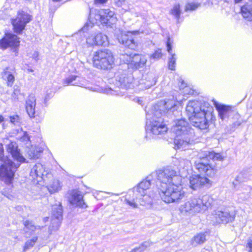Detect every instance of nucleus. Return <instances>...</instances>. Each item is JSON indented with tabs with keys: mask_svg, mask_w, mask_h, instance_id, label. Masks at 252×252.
Returning a JSON list of instances; mask_svg holds the SVG:
<instances>
[{
	"mask_svg": "<svg viewBox=\"0 0 252 252\" xmlns=\"http://www.w3.org/2000/svg\"><path fill=\"white\" fill-rule=\"evenodd\" d=\"M152 176L158 180V194L164 202H178L185 197V193L181 186V177L172 167L157 170Z\"/></svg>",
	"mask_w": 252,
	"mask_h": 252,
	"instance_id": "1",
	"label": "nucleus"
},
{
	"mask_svg": "<svg viewBox=\"0 0 252 252\" xmlns=\"http://www.w3.org/2000/svg\"><path fill=\"white\" fill-rule=\"evenodd\" d=\"M177 109V105L172 100L160 101L158 102L150 112L147 114V119L150 120L146 124V131L154 135H159L165 134L167 131V127L163 124L161 117L166 113H173Z\"/></svg>",
	"mask_w": 252,
	"mask_h": 252,
	"instance_id": "2",
	"label": "nucleus"
},
{
	"mask_svg": "<svg viewBox=\"0 0 252 252\" xmlns=\"http://www.w3.org/2000/svg\"><path fill=\"white\" fill-rule=\"evenodd\" d=\"M7 151L17 163H14L3 155L2 145L0 144V179L6 184L12 183L17 169L26 159L20 154L15 143L11 142L7 145Z\"/></svg>",
	"mask_w": 252,
	"mask_h": 252,
	"instance_id": "3",
	"label": "nucleus"
},
{
	"mask_svg": "<svg viewBox=\"0 0 252 252\" xmlns=\"http://www.w3.org/2000/svg\"><path fill=\"white\" fill-rule=\"evenodd\" d=\"M212 110V107L208 102L198 100L190 101L186 107L190 122L194 126L200 129L208 127Z\"/></svg>",
	"mask_w": 252,
	"mask_h": 252,
	"instance_id": "4",
	"label": "nucleus"
},
{
	"mask_svg": "<svg viewBox=\"0 0 252 252\" xmlns=\"http://www.w3.org/2000/svg\"><path fill=\"white\" fill-rule=\"evenodd\" d=\"M200 161L195 162L197 170L201 173H206L207 175H211L214 169L211 165L210 159L213 161H222L224 158L219 153L214 152L201 151L198 154Z\"/></svg>",
	"mask_w": 252,
	"mask_h": 252,
	"instance_id": "5",
	"label": "nucleus"
},
{
	"mask_svg": "<svg viewBox=\"0 0 252 252\" xmlns=\"http://www.w3.org/2000/svg\"><path fill=\"white\" fill-rule=\"evenodd\" d=\"M114 57L112 52L108 49L100 50L94 53L93 65L96 68L110 70L114 65Z\"/></svg>",
	"mask_w": 252,
	"mask_h": 252,
	"instance_id": "6",
	"label": "nucleus"
},
{
	"mask_svg": "<svg viewBox=\"0 0 252 252\" xmlns=\"http://www.w3.org/2000/svg\"><path fill=\"white\" fill-rule=\"evenodd\" d=\"M212 221L214 224L227 223L232 222L235 218V213L234 211H229L225 209L215 210L211 215Z\"/></svg>",
	"mask_w": 252,
	"mask_h": 252,
	"instance_id": "7",
	"label": "nucleus"
},
{
	"mask_svg": "<svg viewBox=\"0 0 252 252\" xmlns=\"http://www.w3.org/2000/svg\"><path fill=\"white\" fill-rule=\"evenodd\" d=\"M128 68L137 69L143 67L147 63V59L145 55L135 54L133 55H123L121 57Z\"/></svg>",
	"mask_w": 252,
	"mask_h": 252,
	"instance_id": "8",
	"label": "nucleus"
},
{
	"mask_svg": "<svg viewBox=\"0 0 252 252\" xmlns=\"http://www.w3.org/2000/svg\"><path fill=\"white\" fill-rule=\"evenodd\" d=\"M31 20L32 16L28 13L19 11L16 17L12 19L11 21L14 32L20 34Z\"/></svg>",
	"mask_w": 252,
	"mask_h": 252,
	"instance_id": "9",
	"label": "nucleus"
},
{
	"mask_svg": "<svg viewBox=\"0 0 252 252\" xmlns=\"http://www.w3.org/2000/svg\"><path fill=\"white\" fill-rule=\"evenodd\" d=\"M19 44L18 36L10 33H5L4 37L0 39V49L5 50L9 47L16 54L18 53Z\"/></svg>",
	"mask_w": 252,
	"mask_h": 252,
	"instance_id": "10",
	"label": "nucleus"
},
{
	"mask_svg": "<svg viewBox=\"0 0 252 252\" xmlns=\"http://www.w3.org/2000/svg\"><path fill=\"white\" fill-rule=\"evenodd\" d=\"M172 130L176 136H189V135L195 136L194 130L185 119L176 120Z\"/></svg>",
	"mask_w": 252,
	"mask_h": 252,
	"instance_id": "11",
	"label": "nucleus"
},
{
	"mask_svg": "<svg viewBox=\"0 0 252 252\" xmlns=\"http://www.w3.org/2000/svg\"><path fill=\"white\" fill-rule=\"evenodd\" d=\"M179 210L182 214L189 215H194L196 213H201L197 198H190L180 206Z\"/></svg>",
	"mask_w": 252,
	"mask_h": 252,
	"instance_id": "12",
	"label": "nucleus"
},
{
	"mask_svg": "<svg viewBox=\"0 0 252 252\" xmlns=\"http://www.w3.org/2000/svg\"><path fill=\"white\" fill-rule=\"evenodd\" d=\"M63 208L61 204H56L52 207V216L51 225L50 229L51 230H57L61 223L63 219Z\"/></svg>",
	"mask_w": 252,
	"mask_h": 252,
	"instance_id": "13",
	"label": "nucleus"
},
{
	"mask_svg": "<svg viewBox=\"0 0 252 252\" xmlns=\"http://www.w3.org/2000/svg\"><path fill=\"white\" fill-rule=\"evenodd\" d=\"M48 175H49L48 171L46 170L45 167L39 163L34 165L30 173V176L33 180H36L37 183L45 180Z\"/></svg>",
	"mask_w": 252,
	"mask_h": 252,
	"instance_id": "14",
	"label": "nucleus"
},
{
	"mask_svg": "<svg viewBox=\"0 0 252 252\" xmlns=\"http://www.w3.org/2000/svg\"><path fill=\"white\" fill-rule=\"evenodd\" d=\"M194 136L183 135L176 136L174 139V144L176 148L185 150L188 149L194 143Z\"/></svg>",
	"mask_w": 252,
	"mask_h": 252,
	"instance_id": "15",
	"label": "nucleus"
},
{
	"mask_svg": "<svg viewBox=\"0 0 252 252\" xmlns=\"http://www.w3.org/2000/svg\"><path fill=\"white\" fill-rule=\"evenodd\" d=\"M86 42L90 46L101 45L104 46L108 45L109 43L107 36L101 32L90 36L87 38Z\"/></svg>",
	"mask_w": 252,
	"mask_h": 252,
	"instance_id": "16",
	"label": "nucleus"
},
{
	"mask_svg": "<svg viewBox=\"0 0 252 252\" xmlns=\"http://www.w3.org/2000/svg\"><path fill=\"white\" fill-rule=\"evenodd\" d=\"M211 185V182L209 179L205 177H202L198 175H193L189 179V186L194 190H196L204 186H210Z\"/></svg>",
	"mask_w": 252,
	"mask_h": 252,
	"instance_id": "17",
	"label": "nucleus"
},
{
	"mask_svg": "<svg viewBox=\"0 0 252 252\" xmlns=\"http://www.w3.org/2000/svg\"><path fill=\"white\" fill-rule=\"evenodd\" d=\"M68 200L72 205L75 207L82 208H85L87 207L83 199V196L81 192L77 190H73L71 191Z\"/></svg>",
	"mask_w": 252,
	"mask_h": 252,
	"instance_id": "18",
	"label": "nucleus"
},
{
	"mask_svg": "<svg viewBox=\"0 0 252 252\" xmlns=\"http://www.w3.org/2000/svg\"><path fill=\"white\" fill-rule=\"evenodd\" d=\"M99 17L102 23L109 26L114 24L116 22V17L114 12L110 9H103L99 11Z\"/></svg>",
	"mask_w": 252,
	"mask_h": 252,
	"instance_id": "19",
	"label": "nucleus"
},
{
	"mask_svg": "<svg viewBox=\"0 0 252 252\" xmlns=\"http://www.w3.org/2000/svg\"><path fill=\"white\" fill-rule=\"evenodd\" d=\"M154 177L152 176V174L148 176L146 179L141 182H140L138 187L135 189L136 193L142 194L143 193H147V190L148 189L152 184L151 182L153 180Z\"/></svg>",
	"mask_w": 252,
	"mask_h": 252,
	"instance_id": "20",
	"label": "nucleus"
},
{
	"mask_svg": "<svg viewBox=\"0 0 252 252\" xmlns=\"http://www.w3.org/2000/svg\"><path fill=\"white\" fill-rule=\"evenodd\" d=\"M36 99L34 94H30L26 101V109L30 118L35 117Z\"/></svg>",
	"mask_w": 252,
	"mask_h": 252,
	"instance_id": "21",
	"label": "nucleus"
},
{
	"mask_svg": "<svg viewBox=\"0 0 252 252\" xmlns=\"http://www.w3.org/2000/svg\"><path fill=\"white\" fill-rule=\"evenodd\" d=\"M137 195V201L139 205L144 206H150L153 202V199L154 198L156 193L152 194H147V193L140 194L136 193Z\"/></svg>",
	"mask_w": 252,
	"mask_h": 252,
	"instance_id": "22",
	"label": "nucleus"
},
{
	"mask_svg": "<svg viewBox=\"0 0 252 252\" xmlns=\"http://www.w3.org/2000/svg\"><path fill=\"white\" fill-rule=\"evenodd\" d=\"M200 207L201 212H203L210 207L213 202V198L209 195H203L201 198H197Z\"/></svg>",
	"mask_w": 252,
	"mask_h": 252,
	"instance_id": "23",
	"label": "nucleus"
},
{
	"mask_svg": "<svg viewBox=\"0 0 252 252\" xmlns=\"http://www.w3.org/2000/svg\"><path fill=\"white\" fill-rule=\"evenodd\" d=\"M24 227L23 231L26 237L30 236L32 233L36 229H40L41 227L38 225H35L32 220H26L23 222Z\"/></svg>",
	"mask_w": 252,
	"mask_h": 252,
	"instance_id": "24",
	"label": "nucleus"
},
{
	"mask_svg": "<svg viewBox=\"0 0 252 252\" xmlns=\"http://www.w3.org/2000/svg\"><path fill=\"white\" fill-rule=\"evenodd\" d=\"M116 80L118 81L120 86L126 89L130 88L133 81V78L131 76H126L123 74L121 76H117Z\"/></svg>",
	"mask_w": 252,
	"mask_h": 252,
	"instance_id": "25",
	"label": "nucleus"
},
{
	"mask_svg": "<svg viewBox=\"0 0 252 252\" xmlns=\"http://www.w3.org/2000/svg\"><path fill=\"white\" fill-rule=\"evenodd\" d=\"M166 46L167 51L169 53V54L171 55V57L169 58L168 67L170 70H175V68L177 58L176 54H173L172 53V46L170 42L169 37L168 38L166 43Z\"/></svg>",
	"mask_w": 252,
	"mask_h": 252,
	"instance_id": "26",
	"label": "nucleus"
},
{
	"mask_svg": "<svg viewBox=\"0 0 252 252\" xmlns=\"http://www.w3.org/2000/svg\"><path fill=\"white\" fill-rule=\"evenodd\" d=\"M139 33V31H134L132 32H121L120 34L118 35V40L119 42L124 45L125 42L129 39L132 35L137 34Z\"/></svg>",
	"mask_w": 252,
	"mask_h": 252,
	"instance_id": "27",
	"label": "nucleus"
},
{
	"mask_svg": "<svg viewBox=\"0 0 252 252\" xmlns=\"http://www.w3.org/2000/svg\"><path fill=\"white\" fill-rule=\"evenodd\" d=\"M241 14L244 18L252 21V5L246 4L241 7Z\"/></svg>",
	"mask_w": 252,
	"mask_h": 252,
	"instance_id": "28",
	"label": "nucleus"
},
{
	"mask_svg": "<svg viewBox=\"0 0 252 252\" xmlns=\"http://www.w3.org/2000/svg\"><path fill=\"white\" fill-rule=\"evenodd\" d=\"M219 112V116L221 120H224L225 118L229 116V114L231 111L228 106L225 105H220L217 107Z\"/></svg>",
	"mask_w": 252,
	"mask_h": 252,
	"instance_id": "29",
	"label": "nucleus"
},
{
	"mask_svg": "<svg viewBox=\"0 0 252 252\" xmlns=\"http://www.w3.org/2000/svg\"><path fill=\"white\" fill-rule=\"evenodd\" d=\"M2 75L3 79H6L7 85L11 86L14 82L15 78L11 72L8 71V67H6L4 69Z\"/></svg>",
	"mask_w": 252,
	"mask_h": 252,
	"instance_id": "30",
	"label": "nucleus"
},
{
	"mask_svg": "<svg viewBox=\"0 0 252 252\" xmlns=\"http://www.w3.org/2000/svg\"><path fill=\"white\" fill-rule=\"evenodd\" d=\"M42 150L38 148H33L28 149L27 151L28 157L30 159L38 158Z\"/></svg>",
	"mask_w": 252,
	"mask_h": 252,
	"instance_id": "31",
	"label": "nucleus"
},
{
	"mask_svg": "<svg viewBox=\"0 0 252 252\" xmlns=\"http://www.w3.org/2000/svg\"><path fill=\"white\" fill-rule=\"evenodd\" d=\"M206 241V237L204 234L199 233L195 235L191 241L193 246H196L198 244H203Z\"/></svg>",
	"mask_w": 252,
	"mask_h": 252,
	"instance_id": "32",
	"label": "nucleus"
},
{
	"mask_svg": "<svg viewBox=\"0 0 252 252\" xmlns=\"http://www.w3.org/2000/svg\"><path fill=\"white\" fill-rule=\"evenodd\" d=\"M61 189V186L59 180H54L49 186L48 189L51 193H54Z\"/></svg>",
	"mask_w": 252,
	"mask_h": 252,
	"instance_id": "33",
	"label": "nucleus"
},
{
	"mask_svg": "<svg viewBox=\"0 0 252 252\" xmlns=\"http://www.w3.org/2000/svg\"><path fill=\"white\" fill-rule=\"evenodd\" d=\"M78 76L75 75H71L67 77L64 80L63 84L64 85H74L81 86V84L78 82H76Z\"/></svg>",
	"mask_w": 252,
	"mask_h": 252,
	"instance_id": "34",
	"label": "nucleus"
},
{
	"mask_svg": "<svg viewBox=\"0 0 252 252\" xmlns=\"http://www.w3.org/2000/svg\"><path fill=\"white\" fill-rule=\"evenodd\" d=\"M170 13L173 15L178 22L181 13L180 4L179 3L175 4L171 9Z\"/></svg>",
	"mask_w": 252,
	"mask_h": 252,
	"instance_id": "35",
	"label": "nucleus"
},
{
	"mask_svg": "<svg viewBox=\"0 0 252 252\" xmlns=\"http://www.w3.org/2000/svg\"><path fill=\"white\" fill-rule=\"evenodd\" d=\"M38 239L37 236L32 237V239L27 240L25 243L23 250V252H26L28 250L33 247Z\"/></svg>",
	"mask_w": 252,
	"mask_h": 252,
	"instance_id": "36",
	"label": "nucleus"
},
{
	"mask_svg": "<svg viewBox=\"0 0 252 252\" xmlns=\"http://www.w3.org/2000/svg\"><path fill=\"white\" fill-rule=\"evenodd\" d=\"M152 243L150 241H145L141 244L138 247L132 250L131 252H143L148 248L150 247Z\"/></svg>",
	"mask_w": 252,
	"mask_h": 252,
	"instance_id": "37",
	"label": "nucleus"
},
{
	"mask_svg": "<svg viewBox=\"0 0 252 252\" xmlns=\"http://www.w3.org/2000/svg\"><path fill=\"white\" fill-rule=\"evenodd\" d=\"M132 36L133 35L130 36L129 39H128L125 42V44L124 45L126 47H127L129 49L134 50L136 48L138 43L136 41H135V39Z\"/></svg>",
	"mask_w": 252,
	"mask_h": 252,
	"instance_id": "38",
	"label": "nucleus"
},
{
	"mask_svg": "<svg viewBox=\"0 0 252 252\" xmlns=\"http://www.w3.org/2000/svg\"><path fill=\"white\" fill-rule=\"evenodd\" d=\"M185 85V83L183 81H182V84L180 86V89H183V93L185 94H191V95H194L196 94V92L195 91H194L193 89L190 88L188 86H186Z\"/></svg>",
	"mask_w": 252,
	"mask_h": 252,
	"instance_id": "39",
	"label": "nucleus"
},
{
	"mask_svg": "<svg viewBox=\"0 0 252 252\" xmlns=\"http://www.w3.org/2000/svg\"><path fill=\"white\" fill-rule=\"evenodd\" d=\"M162 54L161 52V50L158 49L155 51V52L150 56V60L151 61H157L160 59L162 57Z\"/></svg>",
	"mask_w": 252,
	"mask_h": 252,
	"instance_id": "40",
	"label": "nucleus"
},
{
	"mask_svg": "<svg viewBox=\"0 0 252 252\" xmlns=\"http://www.w3.org/2000/svg\"><path fill=\"white\" fill-rule=\"evenodd\" d=\"M246 178L244 177V173L243 172L240 173L236 177L235 181L233 182L234 188H236L237 185L241 182L245 181Z\"/></svg>",
	"mask_w": 252,
	"mask_h": 252,
	"instance_id": "41",
	"label": "nucleus"
},
{
	"mask_svg": "<svg viewBox=\"0 0 252 252\" xmlns=\"http://www.w3.org/2000/svg\"><path fill=\"white\" fill-rule=\"evenodd\" d=\"M125 203L128 205L129 206H130L132 208H137L138 207V202L137 201V197H136L135 199H128L126 198L125 200Z\"/></svg>",
	"mask_w": 252,
	"mask_h": 252,
	"instance_id": "42",
	"label": "nucleus"
},
{
	"mask_svg": "<svg viewBox=\"0 0 252 252\" xmlns=\"http://www.w3.org/2000/svg\"><path fill=\"white\" fill-rule=\"evenodd\" d=\"M190 162L189 160L186 159H181L179 161V166L180 168L183 169L187 168L190 166Z\"/></svg>",
	"mask_w": 252,
	"mask_h": 252,
	"instance_id": "43",
	"label": "nucleus"
},
{
	"mask_svg": "<svg viewBox=\"0 0 252 252\" xmlns=\"http://www.w3.org/2000/svg\"><path fill=\"white\" fill-rule=\"evenodd\" d=\"M199 4L195 3H188L185 7V11H188L189 10L193 11L196 9L199 6Z\"/></svg>",
	"mask_w": 252,
	"mask_h": 252,
	"instance_id": "44",
	"label": "nucleus"
},
{
	"mask_svg": "<svg viewBox=\"0 0 252 252\" xmlns=\"http://www.w3.org/2000/svg\"><path fill=\"white\" fill-rule=\"evenodd\" d=\"M10 122L15 125H18L20 123V119L18 115L10 116Z\"/></svg>",
	"mask_w": 252,
	"mask_h": 252,
	"instance_id": "45",
	"label": "nucleus"
},
{
	"mask_svg": "<svg viewBox=\"0 0 252 252\" xmlns=\"http://www.w3.org/2000/svg\"><path fill=\"white\" fill-rule=\"evenodd\" d=\"M20 140L22 142H24L25 144H27L30 141V136L28 133L25 131L22 136L20 138Z\"/></svg>",
	"mask_w": 252,
	"mask_h": 252,
	"instance_id": "46",
	"label": "nucleus"
},
{
	"mask_svg": "<svg viewBox=\"0 0 252 252\" xmlns=\"http://www.w3.org/2000/svg\"><path fill=\"white\" fill-rule=\"evenodd\" d=\"M20 90L18 88L14 89L13 93L12 94V97L18 99L19 95H20Z\"/></svg>",
	"mask_w": 252,
	"mask_h": 252,
	"instance_id": "47",
	"label": "nucleus"
},
{
	"mask_svg": "<svg viewBox=\"0 0 252 252\" xmlns=\"http://www.w3.org/2000/svg\"><path fill=\"white\" fill-rule=\"evenodd\" d=\"M247 248L248 249L249 252H252V239H249L248 241Z\"/></svg>",
	"mask_w": 252,
	"mask_h": 252,
	"instance_id": "48",
	"label": "nucleus"
},
{
	"mask_svg": "<svg viewBox=\"0 0 252 252\" xmlns=\"http://www.w3.org/2000/svg\"><path fill=\"white\" fill-rule=\"evenodd\" d=\"M39 53L38 52L34 51L32 55V58L36 61L38 60Z\"/></svg>",
	"mask_w": 252,
	"mask_h": 252,
	"instance_id": "49",
	"label": "nucleus"
},
{
	"mask_svg": "<svg viewBox=\"0 0 252 252\" xmlns=\"http://www.w3.org/2000/svg\"><path fill=\"white\" fill-rule=\"evenodd\" d=\"M107 0H94V2L97 4H103L107 2Z\"/></svg>",
	"mask_w": 252,
	"mask_h": 252,
	"instance_id": "50",
	"label": "nucleus"
},
{
	"mask_svg": "<svg viewBox=\"0 0 252 252\" xmlns=\"http://www.w3.org/2000/svg\"><path fill=\"white\" fill-rule=\"evenodd\" d=\"M88 23H86L85 26L82 28V30L85 32L88 30Z\"/></svg>",
	"mask_w": 252,
	"mask_h": 252,
	"instance_id": "51",
	"label": "nucleus"
},
{
	"mask_svg": "<svg viewBox=\"0 0 252 252\" xmlns=\"http://www.w3.org/2000/svg\"><path fill=\"white\" fill-rule=\"evenodd\" d=\"M241 124V120H238L237 121V122L234 123V125L235 126H239Z\"/></svg>",
	"mask_w": 252,
	"mask_h": 252,
	"instance_id": "52",
	"label": "nucleus"
},
{
	"mask_svg": "<svg viewBox=\"0 0 252 252\" xmlns=\"http://www.w3.org/2000/svg\"><path fill=\"white\" fill-rule=\"evenodd\" d=\"M48 95L47 94L45 96V98H44V104H45V105H47V101H48Z\"/></svg>",
	"mask_w": 252,
	"mask_h": 252,
	"instance_id": "53",
	"label": "nucleus"
},
{
	"mask_svg": "<svg viewBox=\"0 0 252 252\" xmlns=\"http://www.w3.org/2000/svg\"><path fill=\"white\" fill-rule=\"evenodd\" d=\"M4 121V118L2 116L0 115V123Z\"/></svg>",
	"mask_w": 252,
	"mask_h": 252,
	"instance_id": "54",
	"label": "nucleus"
},
{
	"mask_svg": "<svg viewBox=\"0 0 252 252\" xmlns=\"http://www.w3.org/2000/svg\"><path fill=\"white\" fill-rule=\"evenodd\" d=\"M242 0H234L235 3H239Z\"/></svg>",
	"mask_w": 252,
	"mask_h": 252,
	"instance_id": "55",
	"label": "nucleus"
},
{
	"mask_svg": "<svg viewBox=\"0 0 252 252\" xmlns=\"http://www.w3.org/2000/svg\"><path fill=\"white\" fill-rule=\"evenodd\" d=\"M250 196V195H249V194H248L247 195V196L245 197V199H247Z\"/></svg>",
	"mask_w": 252,
	"mask_h": 252,
	"instance_id": "56",
	"label": "nucleus"
},
{
	"mask_svg": "<svg viewBox=\"0 0 252 252\" xmlns=\"http://www.w3.org/2000/svg\"><path fill=\"white\" fill-rule=\"evenodd\" d=\"M201 252H206V250L204 249Z\"/></svg>",
	"mask_w": 252,
	"mask_h": 252,
	"instance_id": "57",
	"label": "nucleus"
},
{
	"mask_svg": "<svg viewBox=\"0 0 252 252\" xmlns=\"http://www.w3.org/2000/svg\"><path fill=\"white\" fill-rule=\"evenodd\" d=\"M111 94H114V93H112V90H111Z\"/></svg>",
	"mask_w": 252,
	"mask_h": 252,
	"instance_id": "58",
	"label": "nucleus"
},
{
	"mask_svg": "<svg viewBox=\"0 0 252 252\" xmlns=\"http://www.w3.org/2000/svg\"><path fill=\"white\" fill-rule=\"evenodd\" d=\"M239 117V115L238 114H237L236 115V117L237 118V117Z\"/></svg>",
	"mask_w": 252,
	"mask_h": 252,
	"instance_id": "59",
	"label": "nucleus"
},
{
	"mask_svg": "<svg viewBox=\"0 0 252 252\" xmlns=\"http://www.w3.org/2000/svg\"><path fill=\"white\" fill-rule=\"evenodd\" d=\"M251 189H252L250 187H249V190H251Z\"/></svg>",
	"mask_w": 252,
	"mask_h": 252,
	"instance_id": "60",
	"label": "nucleus"
},
{
	"mask_svg": "<svg viewBox=\"0 0 252 252\" xmlns=\"http://www.w3.org/2000/svg\"><path fill=\"white\" fill-rule=\"evenodd\" d=\"M20 207L18 206V207H17V209H20Z\"/></svg>",
	"mask_w": 252,
	"mask_h": 252,
	"instance_id": "61",
	"label": "nucleus"
},
{
	"mask_svg": "<svg viewBox=\"0 0 252 252\" xmlns=\"http://www.w3.org/2000/svg\"><path fill=\"white\" fill-rule=\"evenodd\" d=\"M20 207L18 206V207H17V209H20Z\"/></svg>",
	"mask_w": 252,
	"mask_h": 252,
	"instance_id": "62",
	"label": "nucleus"
}]
</instances>
